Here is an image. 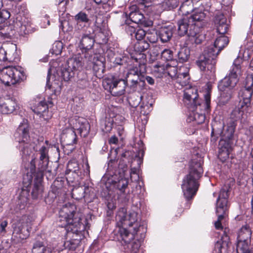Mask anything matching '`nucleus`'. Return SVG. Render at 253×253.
<instances>
[{
	"label": "nucleus",
	"instance_id": "obj_3",
	"mask_svg": "<svg viewBox=\"0 0 253 253\" xmlns=\"http://www.w3.org/2000/svg\"><path fill=\"white\" fill-rule=\"evenodd\" d=\"M76 207L73 204H68L63 206L59 212V221L60 226L64 227L68 233L77 234L85 229L81 214L75 211Z\"/></svg>",
	"mask_w": 253,
	"mask_h": 253
},
{
	"label": "nucleus",
	"instance_id": "obj_18",
	"mask_svg": "<svg viewBox=\"0 0 253 253\" xmlns=\"http://www.w3.org/2000/svg\"><path fill=\"white\" fill-rule=\"evenodd\" d=\"M219 145L220 147L218 152V158L221 162H224L229 158L232 150V143L220 141Z\"/></svg>",
	"mask_w": 253,
	"mask_h": 253
},
{
	"label": "nucleus",
	"instance_id": "obj_59",
	"mask_svg": "<svg viewBox=\"0 0 253 253\" xmlns=\"http://www.w3.org/2000/svg\"><path fill=\"white\" fill-rule=\"evenodd\" d=\"M162 6L164 10H171L173 8V0H165L162 3Z\"/></svg>",
	"mask_w": 253,
	"mask_h": 253
},
{
	"label": "nucleus",
	"instance_id": "obj_61",
	"mask_svg": "<svg viewBox=\"0 0 253 253\" xmlns=\"http://www.w3.org/2000/svg\"><path fill=\"white\" fill-rule=\"evenodd\" d=\"M165 69L166 74H167L169 76H170L171 78H172L171 73L174 72L173 66L169 63H168L165 65Z\"/></svg>",
	"mask_w": 253,
	"mask_h": 253
},
{
	"label": "nucleus",
	"instance_id": "obj_9",
	"mask_svg": "<svg viewBox=\"0 0 253 253\" xmlns=\"http://www.w3.org/2000/svg\"><path fill=\"white\" fill-rule=\"evenodd\" d=\"M102 85L105 89L109 91L112 95L121 96L125 94L126 81L111 76L103 80Z\"/></svg>",
	"mask_w": 253,
	"mask_h": 253
},
{
	"label": "nucleus",
	"instance_id": "obj_26",
	"mask_svg": "<svg viewBox=\"0 0 253 253\" xmlns=\"http://www.w3.org/2000/svg\"><path fill=\"white\" fill-rule=\"evenodd\" d=\"M32 253H52V251L50 247L44 245L42 242L37 241L33 244Z\"/></svg>",
	"mask_w": 253,
	"mask_h": 253
},
{
	"label": "nucleus",
	"instance_id": "obj_40",
	"mask_svg": "<svg viewBox=\"0 0 253 253\" xmlns=\"http://www.w3.org/2000/svg\"><path fill=\"white\" fill-rule=\"evenodd\" d=\"M84 119L83 118L75 116L70 119L69 122L70 126L72 127V128L74 130H77L78 128H80L79 127L81 126V125L83 123Z\"/></svg>",
	"mask_w": 253,
	"mask_h": 253
},
{
	"label": "nucleus",
	"instance_id": "obj_13",
	"mask_svg": "<svg viewBox=\"0 0 253 253\" xmlns=\"http://www.w3.org/2000/svg\"><path fill=\"white\" fill-rule=\"evenodd\" d=\"M128 184V179L125 177H122L115 182V187L118 190V199L122 202L127 201L129 199L128 192H126Z\"/></svg>",
	"mask_w": 253,
	"mask_h": 253
},
{
	"label": "nucleus",
	"instance_id": "obj_32",
	"mask_svg": "<svg viewBox=\"0 0 253 253\" xmlns=\"http://www.w3.org/2000/svg\"><path fill=\"white\" fill-rule=\"evenodd\" d=\"M188 100L189 101L186 102L185 96H183V100L184 104L191 112L196 111L198 107L201 106V100L199 99V97L196 99L189 98Z\"/></svg>",
	"mask_w": 253,
	"mask_h": 253
},
{
	"label": "nucleus",
	"instance_id": "obj_25",
	"mask_svg": "<svg viewBox=\"0 0 253 253\" xmlns=\"http://www.w3.org/2000/svg\"><path fill=\"white\" fill-rule=\"evenodd\" d=\"M35 101L32 110L37 115L41 114L42 112H45V110L48 109L47 104L41 98H38Z\"/></svg>",
	"mask_w": 253,
	"mask_h": 253
},
{
	"label": "nucleus",
	"instance_id": "obj_31",
	"mask_svg": "<svg viewBox=\"0 0 253 253\" xmlns=\"http://www.w3.org/2000/svg\"><path fill=\"white\" fill-rule=\"evenodd\" d=\"M193 26H191L189 31L188 37L190 40L194 42L196 44H199L202 43L205 39L204 35L197 33L195 30H192L191 28Z\"/></svg>",
	"mask_w": 253,
	"mask_h": 253
},
{
	"label": "nucleus",
	"instance_id": "obj_34",
	"mask_svg": "<svg viewBox=\"0 0 253 253\" xmlns=\"http://www.w3.org/2000/svg\"><path fill=\"white\" fill-rule=\"evenodd\" d=\"M43 192V187L41 179H37V181H35L34 187L32 191V196L33 198L37 199L42 196Z\"/></svg>",
	"mask_w": 253,
	"mask_h": 253
},
{
	"label": "nucleus",
	"instance_id": "obj_37",
	"mask_svg": "<svg viewBox=\"0 0 253 253\" xmlns=\"http://www.w3.org/2000/svg\"><path fill=\"white\" fill-rule=\"evenodd\" d=\"M79 164L75 160H72L68 162L67 166V170L66 174H69L72 172L77 176L79 175Z\"/></svg>",
	"mask_w": 253,
	"mask_h": 253
},
{
	"label": "nucleus",
	"instance_id": "obj_16",
	"mask_svg": "<svg viewBox=\"0 0 253 253\" xmlns=\"http://www.w3.org/2000/svg\"><path fill=\"white\" fill-rule=\"evenodd\" d=\"M45 142L46 145L42 146L38 151L40 155L39 168L42 170H44L46 169L49 162L48 151L49 147L48 146L47 141H46Z\"/></svg>",
	"mask_w": 253,
	"mask_h": 253
},
{
	"label": "nucleus",
	"instance_id": "obj_29",
	"mask_svg": "<svg viewBox=\"0 0 253 253\" xmlns=\"http://www.w3.org/2000/svg\"><path fill=\"white\" fill-rule=\"evenodd\" d=\"M194 10L193 4L191 0H186L183 2L178 9L179 15H186Z\"/></svg>",
	"mask_w": 253,
	"mask_h": 253
},
{
	"label": "nucleus",
	"instance_id": "obj_1",
	"mask_svg": "<svg viewBox=\"0 0 253 253\" xmlns=\"http://www.w3.org/2000/svg\"><path fill=\"white\" fill-rule=\"evenodd\" d=\"M117 224L122 227L120 232L122 240L127 244L130 253H136L144 238L145 227L137 212L131 210L127 214L126 209L121 208L116 216Z\"/></svg>",
	"mask_w": 253,
	"mask_h": 253
},
{
	"label": "nucleus",
	"instance_id": "obj_57",
	"mask_svg": "<svg viewBox=\"0 0 253 253\" xmlns=\"http://www.w3.org/2000/svg\"><path fill=\"white\" fill-rule=\"evenodd\" d=\"M7 44H4L0 47V60L2 61H6L7 58Z\"/></svg>",
	"mask_w": 253,
	"mask_h": 253
},
{
	"label": "nucleus",
	"instance_id": "obj_38",
	"mask_svg": "<svg viewBox=\"0 0 253 253\" xmlns=\"http://www.w3.org/2000/svg\"><path fill=\"white\" fill-rule=\"evenodd\" d=\"M183 96H185L186 102L189 101L188 99L189 98L192 99L198 98V97H199L198 90L196 87L190 86L184 90Z\"/></svg>",
	"mask_w": 253,
	"mask_h": 253
},
{
	"label": "nucleus",
	"instance_id": "obj_21",
	"mask_svg": "<svg viewBox=\"0 0 253 253\" xmlns=\"http://www.w3.org/2000/svg\"><path fill=\"white\" fill-rule=\"evenodd\" d=\"M205 14L201 10H198L191 16L189 20L194 22V25L195 26L203 27L206 24V20H205Z\"/></svg>",
	"mask_w": 253,
	"mask_h": 253
},
{
	"label": "nucleus",
	"instance_id": "obj_36",
	"mask_svg": "<svg viewBox=\"0 0 253 253\" xmlns=\"http://www.w3.org/2000/svg\"><path fill=\"white\" fill-rule=\"evenodd\" d=\"M126 83H130V87L133 90H136L138 88L141 89L145 84V81L142 78L135 77V79H131L129 80H126Z\"/></svg>",
	"mask_w": 253,
	"mask_h": 253
},
{
	"label": "nucleus",
	"instance_id": "obj_17",
	"mask_svg": "<svg viewBox=\"0 0 253 253\" xmlns=\"http://www.w3.org/2000/svg\"><path fill=\"white\" fill-rule=\"evenodd\" d=\"M94 43V39L90 34H84L80 39L79 47L83 52L90 51Z\"/></svg>",
	"mask_w": 253,
	"mask_h": 253
},
{
	"label": "nucleus",
	"instance_id": "obj_62",
	"mask_svg": "<svg viewBox=\"0 0 253 253\" xmlns=\"http://www.w3.org/2000/svg\"><path fill=\"white\" fill-rule=\"evenodd\" d=\"M45 112H42L41 114H39L40 118H42L44 120H49L52 116L51 113L49 112L48 109L45 110Z\"/></svg>",
	"mask_w": 253,
	"mask_h": 253
},
{
	"label": "nucleus",
	"instance_id": "obj_20",
	"mask_svg": "<svg viewBox=\"0 0 253 253\" xmlns=\"http://www.w3.org/2000/svg\"><path fill=\"white\" fill-rule=\"evenodd\" d=\"M76 134L72 128H67L63 130L61 135V139L66 145H71L76 142Z\"/></svg>",
	"mask_w": 253,
	"mask_h": 253
},
{
	"label": "nucleus",
	"instance_id": "obj_27",
	"mask_svg": "<svg viewBox=\"0 0 253 253\" xmlns=\"http://www.w3.org/2000/svg\"><path fill=\"white\" fill-rule=\"evenodd\" d=\"M190 21L186 18H183L177 22V34L180 37L186 34L188 35V28Z\"/></svg>",
	"mask_w": 253,
	"mask_h": 253
},
{
	"label": "nucleus",
	"instance_id": "obj_63",
	"mask_svg": "<svg viewBox=\"0 0 253 253\" xmlns=\"http://www.w3.org/2000/svg\"><path fill=\"white\" fill-rule=\"evenodd\" d=\"M223 215H218L217 220L215 222V227L217 229H222L221 221L224 218Z\"/></svg>",
	"mask_w": 253,
	"mask_h": 253
},
{
	"label": "nucleus",
	"instance_id": "obj_42",
	"mask_svg": "<svg viewBox=\"0 0 253 253\" xmlns=\"http://www.w3.org/2000/svg\"><path fill=\"white\" fill-rule=\"evenodd\" d=\"M195 111L191 112V113L190 114V117L192 118L193 120L195 121L197 124H202L205 120V115L203 113L195 112Z\"/></svg>",
	"mask_w": 253,
	"mask_h": 253
},
{
	"label": "nucleus",
	"instance_id": "obj_41",
	"mask_svg": "<svg viewBox=\"0 0 253 253\" xmlns=\"http://www.w3.org/2000/svg\"><path fill=\"white\" fill-rule=\"evenodd\" d=\"M172 31L164 28L161 30L159 34L160 38L161 41L163 42H165L169 41L172 36Z\"/></svg>",
	"mask_w": 253,
	"mask_h": 253
},
{
	"label": "nucleus",
	"instance_id": "obj_58",
	"mask_svg": "<svg viewBox=\"0 0 253 253\" xmlns=\"http://www.w3.org/2000/svg\"><path fill=\"white\" fill-rule=\"evenodd\" d=\"M162 56L166 60L171 61L173 58V52L168 49H166L162 52Z\"/></svg>",
	"mask_w": 253,
	"mask_h": 253
},
{
	"label": "nucleus",
	"instance_id": "obj_11",
	"mask_svg": "<svg viewBox=\"0 0 253 253\" xmlns=\"http://www.w3.org/2000/svg\"><path fill=\"white\" fill-rule=\"evenodd\" d=\"M82 66V58L79 55H76L69 58L61 68L60 76L65 81H68L74 77L75 71L80 70Z\"/></svg>",
	"mask_w": 253,
	"mask_h": 253
},
{
	"label": "nucleus",
	"instance_id": "obj_35",
	"mask_svg": "<svg viewBox=\"0 0 253 253\" xmlns=\"http://www.w3.org/2000/svg\"><path fill=\"white\" fill-rule=\"evenodd\" d=\"M7 61L15 62V56L17 55L16 45L13 43L7 44Z\"/></svg>",
	"mask_w": 253,
	"mask_h": 253
},
{
	"label": "nucleus",
	"instance_id": "obj_47",
	"mask_svg": "<svg viewBox=\"0 0 253 253\" xmlns=\"http://www.w3.org/2000/svg\"><path fill=\"white\" fill-rule=\"evenodd\" d=\"M140 75L141 73L138 69L137 67H133L128 70L126 75V80H129L131 79H135V77L141 78Z\"/></svg>",
	"mask_w": 253,
	"mask_h": 253
},
{
	"label": "nucleus",
	"instance_id": "obj_4",
	"mask_svg": "<svg viewBox=\"0 0 253 253\" xmlns=\"http://www.w3.org/2000/svg\"><path fill=\"white\" fill-rule=\"evenodd\" d=\"M14 137L19 142V149L22 157L27 159V157L32 153L34 145L30 142L29 126L25 121L20 124L14 133Z\"/></svg>",
	"mask_w": 253,
	"mask_h": 253
},
{
	"label": "nucleus",
	"instance_id": "obj_60",
	"mask_svg": "<svg viewBox=\"0 0 253 253\" xmlns=\"http://www.w3.org/2000/svg\"><path fill=\"white\" fill-rule=\"evenodd\" d=\"M8 224L7 220H3L0 221V236L4 235L6 232V227Z\"/></svg>",
	"mask_w": 253,
	"mask_h": 253
},
{
	"label": "nucleus",
	"instance_id": "obj_12",
	"mask_svg": "<svg viewBox=\"0 0 253 253\" xmlns=\"http://www.w3.org/2000/svg\"><path fill=\"white\" fill-rule=\"evenodd\" d=\"M217 56L215 50L212 47H208L205 50L204 54L201 56L197 64L202 71H204L207 68L209 70L215 64V59Z\"/></svg>",
	"mask_w": 253,
	"mask_h": 253
},
{
	"label": "nucleus",
	"instance_id": "obj_5",
	"mask_svg": "<svg viewBox=\"0 0 253 253\" xmlns=\"http://www.w3.org/2000/svg\"><path fill=\"white\" fill-rule=\"evenodd\" d=\"M214 23L216 27L217 32L221 35L216 38L214 45L211 46L215 50L216 56L229 43L228 38L224 35L227 33L228 25L226 23V18L221 13L217 14L215 17Z\"/></svg>",
	"mask_w": 253,
	"mask_h": 253
},
{
	"label": "nucleus",
	"instance_id": "obj_43",
	"mask_svg": "<svg viewBox=\"0 0 253 253\" xmlns=\"http://www.w3.org/2000/svg\"><path fill=\"white\" fill-rule=\"evenodd\" d=\"M153 72L157 78H161L166 74L165 65L156 64L153 67Z\"/></svg>",
	"mask_w": 253,
	"mask_h": 253
},
{
	"label": "nucleus",
	"instance_id": "obj_7",
	"mask_svg": "<svg viewBox=\"0 0 253 253\" xmlns=\"http://www.w3.org/2000/svg\"><path fill=\"white\" fill-rule=\"evenodd\" d=\"M25 79L24 71L19 66H6L0 70V80L6 85L15 84Z\"/></svg>",
	"mask_w": 253,
	"mask_h": 253
},
{
	"label": "nucleus",
	"instance_id": "obj_2",
	"mask_svg": "<svg viewBox=\"0 0 253 253\" xmlns=\"http://www.w3.org/2000/svg\"><path fill=\"white\" fill-rule=\"evenodd\" d=\"M202 163V158L196 156L189 163V174L183 180L182 185L184 196L187 201L192 199L198 191L199 186L198 180L203 172Z\"/></svg>",
	"mask_w": 253,
	"mask_h": 253
},
{
	"label": "nucleus",
	"instance_id": "obj_19",
	"mask_svg": "<svg viewBox=\"0 0 253 253\" xmlns=\"http://www.w3.org/2000/svg\"><path fill=\"white\" fill-rule=\"evenodd\" d=\"M236 125V123L235 122H230L228 124L226 128H223L220 141L232 143L231 141L233 137Z\"/></svg>",
	"mask_w": 253,
	"mask_h": 253
},
{
	"label": "nucleus",
	"instance_id": "obj_44",
	"mask_svg": "<svg viewBox=\"0 0 253 253\" xmlns=\"http://www.w3.org/2000/svg\"><path fill=\"white\" fill-rule=\"evenodd\" d=\"M49 76V75L48 74L47 77L46 88L51 90L52 91H53V94L56 95V93L60 90V85L57 84L55 82L50 84Z\"/></svg>",
	"mask_w": 253,
	"mask_h": 253
},
{
	"label": "nucleus",
	"instance_id": "obj_24",
	"mask_svg": "<svg viewBox=\"0 0 253 253\" xmlns=\"http://www.w3.org/2000/svg\"><path fill=\"white\" fill-rule=\"evenodd\" d=\"M136 8L135 6H132V9L134 11H132L129 13V18L132 22L135 23L143 24L145 22L144 16L139 10H136Z\"/></svg>",
	"mask_w": 253,
	"mask_h": 253
},
{
	"label": "nucleus",
	"instance_id": "obj_55",
	"mask_svg": "<svg viewBox=\"0 0 253 253\" xmlns=\"http://www.w3.org/2000/svg\"><path fill=\"white\" fill-rule=\"evenodd\" d=\"M229 187L228 186H225L223 187L220 192L219 196L217 200H227V199L229 197Z\"/></svg>",
	"mask_w": 253,
	"mask_h": 253
},
{
	"label": "nucleus",
	"instance_id": "obj_51",
	"mask_svg": "<svg viewBox=\"0 0 253 253\" xmlns=\"http://www.w3.org/2000/svg\"><path fill=\"white\" fill-rule=\"evenodd\" d=\"M243 88L253 90V75L249 74L243 82Z\"/></svg>",
	"mask_w": 253,
	"mask_h": 253
},
{
	"label": "nucleus",
	"instance_id": "obj_54",
	"mask_svg": "<svg viewBox=\"0 0 253 253\" xmlns=\"http://www.w3.org/2000/svg\"><path fill=\"white\" fill-rule=\"evenodd\" d=\"M79 127L80 128H78L77 130H79L81 133H83L84 136L88 133L89 130V125L85 119H84L83 123L81 125V126Z\"/></svg>",
	"mask_w": 253,
	"mask_h": 253
},
{
	"label": "nucleus",
	"instance_id": "obj_48",
	"mask_svg": "<svg viewBox=\"0 0 253 253\" xmlns=\"http://www.w3.org/2000/svg\"><path fill=\"white\" fill-rule=\"evenodd\" d=\"M223 130V125L220 122H215L212 126V134L220 135L221 137L222 133Z\"/></svg>",
	"mask_w": 253,
	"mask_h": 253
},
{
	"label": "nucleus",
	"instance_id": "obj_39",
	"mask_svg": "<svg viewBox=\"0 0 253 253\" xmlns=\"http://www.w3.org/2000/svg\"><path fill=\"white\" fill-rule=\"evenodd\" d=\"M226 88L222 89L223 90L220 93V96L219 98V102L221 105H224L226 104L231 99L232 95V91L231 89H227ZM221 89H222L220 88Z\"/></svg>",
	"mask_w": 253,
	"mask_h": 253
},
{
	"label": "nucleus",
	"instance_id": "obj_10",
	"mask_svg": "<svg viewBox=\"0 0 253 253\" xmlns=\"http://www.w3.org/2000/svg\"><path fill=\"white\" fill-rule=\"evenodd\" d=\"M252 232L248 225L243 226L240 229L236 247L237 253H252L250 249Z\"/></svg>",
	"mask_w": 253,
	"mask_h": 253
},
{
	"label": "nucleus",
	"instance_id": "obj_6",
	"mask_svg": "<svg viewBox=\"0 0 253 253\" xmlns=\"http://www.w3.org/2000/svg\"><path fill=\"white\" fill-rule=\"evenodd\" d=\"M34 220L30 215L19 217L13 224L12 238L17 242L26 239L29 235L31 226Z\"/></svg>",
	"mask_w": 253,
	"mask_h": 253
},
{
	"label": "nucleus",
	"instance_id": "obj_22",
	"mask_svg": "<svg viewBox=\"0 0 253 253\" xmlns=\"http://www.w3.org/2000/svg\"><path fill=\"white\" fill-rule=\"evenodd\" d=\"M240 104L238 103V106L235 107L230 114L231 122H236L243 118L245 113L248 112L249 108L241 107Z\"/></svg>",
	"mask_w": 253,
	"mask_h": 253
},
{
	"label": "nucleus",
	"instance_id": "obj_33",
	"mask_svg": "<svg viewBox=\"0 0 253 253\" xmlns=\"http://www.w3.org/2000/svg\"><path fill=\"white\" fill-rule=\"evenodd\" d=\"M227 203L226 200H221L216 201V212L218 215H223L225 217L227 211Z\"/></svg>",
	"mask_w": 253,
	"mask_h": 253
},
{
	"label": "nucleus",
	"instance_id": "obj_52",
	"mask_svg": "<svg viewBox=\"0 0 253 253\" xmlns=\"http://www.w3.org/2000/svg\"><path fill=\"white\" fill-rule=\"evenodd\" d=\"M93 70L96 74V76L101 77L104 70L103 64L99 62L98 63H94L93 66Z\"/></svg>",
	"mask_w": 253,
	"mask_h": 253
},
{
	"label": "nucleus",
	"instance_id": "obj_49",
	"mask_svg": "<svg viewBox=\"0 0 253 253\" xmlns=\"http://www.w3.org/2000/svg\"><path fill=\"white\" fill-rule=\"evenodd\" d=\"M149 47V44L145 41H140L135 44V50L141 52L147 49Z\"/></svg>",
	"mask_w": 253,
	"mask_h": 253
},
{
	"label": "nucleus",
	"instance_id": "obj_50",
	"mask_svg": "<svg viewBox=\"0 0 253 253\" xmlns=\"http://www.w3.org/2000/svg\"><path fill=\"white\" fill-rule=\"evenodd\" d=\"M189 56V51L186 48H182L178 53V62H183L186 61Z\"/></svg>",
	"mask_w": 253,
	"mask_h": 253
},
{
	"label": "nucleus",
	"instance_id": "obj_14",
	"mask_svg": "<svg viewBox=\"0 0 253 253\" xmlns=\"http://www.w3.org/2000/svg\"><path fill=\"white\" fill-rule=\"evenodd\" d=\"M188 71V69L184 66H180L179 68L176 69L175 80L179 86H185L189 84L190 77Z\"/></svg>",
	"mask_w": 253,
	"mask_h": 253
},
{
	"label": "nucleus",
	"instance_id": "obj_45",
	"mask_svg": "<svg viewBox=\"0 0 253 253\" xmlns=\"http://www.w3.org/2000/svg\"><path fill=\"white\" fill-rule=\"evenodd\" d=\"M75 20L78 23H88L89 19L88 15L84 12L81 11L75 16Z\"/></svg>",
	"mask_w": 253,
	"mask_h": 253
},
{
	"label": "nucleus",
	"instance_id": "obj_53",
	"mask_svg": "<svg viewBox=\"0 0 253 253\" xmlns=\"http://www.w3.org/2000/svg\"><path fill=\"white\" fill-rule=\"evenodd\" d=\"M131 35L132 37H135L137 40L141 41L146 35V32L142 29H139L136 30L134 29L133 32L131 34Z\"/></svg>",
	"mask_w": 253,
	"mask_h": 253
},
{
	"label": "nucleus",
	"instance_id": "obj_56",
	"mask_svg": "<svg viewBox=\"0 0 253 253\" xmlns=\"http://www.w3.org/2000/svg\"><path fill=\"white\" fill-rule=\"evenodd\" d=\"M10 16V12L5 9L0 10V24L4 22Z\"/></svg>",
	"mask_w": 253,
	"mask_h": 253
},
{
	"label": "nucleus",
	"instance_id": "obj_30",
	"mask_svg": "<svg viewBox=\"0 0 253 253\" xmlns=\"http://www.w3.org/2000/svg\"><path fill=\"white\" fill-rule=\"evenodd\" d=\"M229 243V238L224 232L223 235L221 237V240L217 241L215 245L214 252L215 253H221V249L228 247Z\"/></svg>",
	"mask_w": 253,
	"mask_h": 253
},
{
	"label": "nucleus",
	"instance_id": "obj_8",
	"mask_svg": "<svg viewBox=\"0 0 253 253\" xmlns=\"http://www.w3.org/2000/svg\"><path fill=\"white\" fill-rule=\"evenodd\" d=\"M243 59L238 56L234 61L231 69L229 74L221 81L219 87L232 89L237 85L239 81V78L242 74L241 64Z\"/></svg>",
	"mask_w": 253,
	"mask_h": 253
},
{
	"label": "nucleus",
	"instance_id": "obj_46",
	"mask_svg": "<svg viewBox=\"0 0 253 253\" xmlns=\"http://www.w3.org/2000/svg\"><path fill=\"white\" fill-rule=\"evenodd\" d=\"M62 49V42L60 41H56L53 44L50 52L53 54L58 55L61 53Z\"/></svg>",
	"mask_w": 253,
	"mask_h": 253
},
{
	"label": "nucleus",
	"instance_id": "obj_23",
	"mask_svg": "<svg viewBox=\"0 0 253 253\" xmlns=\"http://www.w3.org/2000/svg\"><path fill=\"white\" fill-rule=\"evenodd\" d=\"M89 192L88 187L79 186L73 189L72 196L73 198L79 200L83 198H87Z\"/></svg>",
	"mask_w": 253,
	"mask_h": 253
},
{
	"label": "nucleus",
	"instance_id": "obj_15",
	"mask_svg": "<svg viewBox=\"0 0 253 253\" xmlns=\"http://www.w3.org/2000/svg\"><path fill=\"white\" fill-rule=\"evenodd\" d=\"M253 93V90L242 88L238 93L239 103L241 107L250 108L251 106V98Z\"/></svg>",
	"mask_w": 253,
	"mask_h": 253
},
{
	"label": "nucleus",
	"instance_id": "obj_28",
	"mask_svg": "<svg viewBox=\"0 0 253 253\" xmlns=\"http://www.w3.org/2000/svg\"><path fill=\"white\" fill-rule=\"evenodd\" d=\"M16 103L12 100H7L0 105V112L3 114L11 113L15 109Z\"/></svg>",
	"mask_w": 253,
	"mask_h": 253
},
{
	"label": "nucleus",
	"instance_id": "obj_64",
	"mask_svg": "<svg viewBox=\"0 0 253 253\" xmlns=\"http://www.w3.org/2000/svg\"><path fill=\"white\" fill-rule=\"evenodd\" d=\"M205 104L206 105V108L209 109L210 108V102H211V96L209 93H206L205 95Z\"/></svg>",
	"mask_w": 253,
	"mask_h": 253
}]
</instances>
